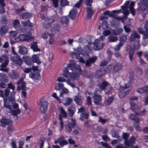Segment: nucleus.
I'll use <instances>...</instances> for the list:
<instances>
[{"instance_id":"nucleus-1","label":"nucleus","mask_w":148,"mask_h":148,"mask_svg":"<svg viewBox=\"0 0 148 148\" xmlns=\"http://www.w3.org/2000/svg\"><path fill=\"white\" fill-rule=\"evenodd\" d=\"M67 67L71 70L73 73L69 72L68 69L66 67L63 69L62 75L66 78H69L65 79L62 77H59L57 81L59 82H65L68 85L72 88H75V85L73 83H71V79L78 80L79 79V75H82V72L80 66L73 60L69 61V63L67 64Z\"/></svg>"},{"instance_id":"nucleus-2","label":"nucleus","mask_w":148,"mask_h":148,"mask_svg":"<svg viewBox=\"0 0 148 148\" xmlns=\"http://www.w3.org/2000/svg\"><path fill=\"white\" fill-rule=\"evenodd\" d=\"M144 29L141 28H138L137 31L140 34H143L145 38H148V20H147L145 23Z\"/></svg>"},{"instance_id":"nucleus-3","label":"nucleus","mask_w":148,"mask_h":148,"mask_svg":"<svg viewBox=\"0 0 148 148\" xmlns=\"http://www.w3.org/2000/svg\"><path fill=\"white\" fill-rule=\"evenodd\" d=\"M131 85V82L130 81L128 82L127 84H125L123 87V88H125V89H123L119 92L118 95L120 99H122L124 97L128 94L129 90H125L130 87Z\"/></svg>"},{"instance_id":"nucleus-4","label":"nucleus","mask_w":148,"mask_h":148,"mask_svg":"<svg viewBox=\"0 0 148 148\" xmlns=\"http://www.w3.org/2000/svg\"><path fill=\"white\" fill-rule=\"evenodd\" d=\"M71 122H69L65 126V130L68 132H71L76 125V122L75 120L73 118L71 119Z\"/></svg>"},{"instance_id":"nucleus-5","label":"nucleus","mask_w":148,"mask_h":148,"mask_svg":"<svg viewBox=\"0 0 148 148\" xmlns=\"http://www.w3.org/2000/svg\"><path fill=\"white\" fill-rule=\"evenodd\" d=\"M58 143L60 146L63 147L65 145L68 144V142L65 139V138L62 136H60L57 138L56 140H55L54 143L56 144Z\"/></svg>"},{"instance_id":"nucleus-6","label":"nucleus","mask_w":148,"mask_h":148,"mask_svg":"<svg viewBox=\"0 0 148 148\" xmlns=\"http://www.w3.org/2000/svg\"><path fill=\"white\" fill-rule=\"evenodd\" d=\"M39 105L40 106V112L44 114L47 112L48 106V103L47 101H40Z\"/></svg>"},{"instance_id":"nucleus-7","label":"nucleus","mask_w":148,"mask_h":148,"mask_svg":"<svg viewBox=\"0 0 148 148\" xmlns=\"http://www.w3.org/2000/svg\"><path fill=\"white\" fill-rule=\"evenodd\" d=\"M136 140L135 137L132 136L130 137L129 140L125 141L124 144L126 146L128 147L132 148L135 143Z\"/></svg>"},{"instance_id":"nucleus-8","label":"nucleus","mask_w":148,"mask_h":148,"mask_svg":"<svg viewBox=\"0 0 148 148\" xmlns=\"http://www.w3.org/2000/svg\"><path fill=\"white\" fill-rule=\"evenodd\" d=\"M17 84L18 85L17 88L18 90H25V88H26V83L23 81V78L21 77L20 78L17 82Z\"/></svg>"},{"instance_id":"nucleus-9","label":"nucleus","mask_w":148,"mask_h":148,"mask_svg":"<svg viewBox=\"0 0 148 148\" xmlns=\"http://www.w3.org/2000/svg\"><path fill=\"white\" fill-rule=\"evenodd\" d=\"M11 59L15 64L21 66L23 64V60L18 54H16L15 56L12 57L11 58Z\"/></svg>"},{"instance_id":"nucleus-10","label":"nucleus","mask_w":148,"mask_h":148,"mask_svg":"<svg viewBox=\"0 0 148 148\" xmlns=\"http://www.w3.org/2000/svg\"><path fill=\"white\" fill-rule=\"evenodd\" d=\"M143 5L138 6V10L140 11L146 10L148 8V1L147 0H140Z\"/></svg>"},{"instance_id":"nucleus-11","label":"nucleus","mask_w":148,"mask_h":148,"mask_svg":"<svg viewBox=\"0 0 148 148\" xmlns=\"http://www.w3.org/2000/svg\"><path fill=\"white\" fill-rule=\"evenodd\" d=\"M94 102L97 105H101L102 103V97L101 96L95 94L93 97Z\"/></svg>"},{"instance_id":"nucleus-12","label":"nucleus","mask_w":148,"mask_h":148,"mask_svg":"<svg viewBox=\"0 0 148 148\" xmlns=\"http://www.w3.org/2000/svg\"><path fill=\"white\" fill-rule=\"evenodd\" d=\"M100 42V40L99 39H96L93 42V48L95 50H99L103 48V45Z\"/></svg>"},{"instance_id":"nucleus-13","label":"nucleus","mask_w":148,"mask_h":148,"mask_svg":"<svg viewBox=\"0 0 148 148\" xmlns=\"http://www.w3.org/2000/svg\"><path fill=\"white\" fill-rule=\"evenodd\" d=\"M29 77L33 79L39 80L40 79L41 75L39 72H31L29 74Z\"/></svg>"},{"instance_id":"nucleus-14","label":"nucleus","mask_w":148,"mask_h":148,"mask_svg":"<svg viewBox=\"0 0 148 148\" xmlns=\"http://www.w3.org/2000/svg\"><path fill=\"white\" fill-rule=\"evenodd\" d=\"M2 125L3 127H5L6 125H9L12 123V121L10 119L2 117L0 120Z\"/></svg>"},{"instance_id":"nucleus-15","label":"nucleus","mask_w":148,"mask_h":148,"mask_svg":"<svg viewBox=\"0 0 148 148\" xmlns=\"http://www.w3.org/2000/svg\"><path fill=\"white\" fill-rule=\"evenodd\" d=\"M136 91L138 93L141 94H147L148 93V85L145 86L141 88H137Z\"/></svg>"},{"instance_id":"nucleus-16","label":"nucleus","mask_w":148,"mask_h":148,"mask_svg":"<svg viewBox=\"0 0 148 148\" xmlns=\"http://www.w3.org/2000/svg\"><path fill=\"white\" fill-rule=\"evenodd\" d=\"M69 19L66 16H63L60 19L61 24L64 27H67L69 24Z\"/></svg>"},{"instance_id":"nucleus-17","label":"nucleus","mask_w":148,"mask_h":148,"mask_svg":"<svg viewBox=\"0 0 148 148\" xmlns=\"http://www.w3.org/2000/svg\"><path fill=\"white\" fill-rule=\"evenodd\" d=\"M18 52L21 55H25L27 54L28 50L25 47L21 46L19 47Z\"/></svg>"},{"instance_id":"nucleus-18","label":"nucleus","mask_w":148,"mask_h":148,"mask_svg":"<svg viewBox=\"0 0 148 148\" xmlns=\"http://www.w3.org/2000/svg\"><path fill=\"white\" fill-rule=\"evenodd\" d=\"M24 61L28 66H30L33 64L31 57L29 56H24L23 57Z\"/></svg>"},{"instance_id":"nucleus-19","label":"nucleus","mask_w":148,"mask_h":148,"mask_svg":"<svg viewBox=\"0 0 148 148\" xmlns=\"http://www.w3.org/2000/svg\"><path fill=\"white\" fill-rule=\"evenodd\" d=\"M122 64L119 63H116L113 66V71L114 73H117L120 71L122 69Z\"/></svg>"},{"instance_id":"nucleus-20","label":"nucleus","mask_w":148,"mask_h":148,"mask_svg":"<svg viewBox=\"0 0 148 148\" xmlns=\"http://www.w3.org/2000/svg\"><path fill=\"white\" fill-rule=\"evenodd\" d=\"M87 15L86 16V20H88L91 18V17L93 15V12L92 11L91 8L90 7H87Z\"/></svg>"},{"instance_id":"nucleus-21","label":"nucleus","mask_w":148,"mask_h":148,"mask_svg":"<svg viewBox=\"0 0 148 148\" xmlns=\"http://www.w3.org/2000/svg\"><path fill=\"white\" fill-rule=\"evenodd\" d=\"M77 14V11L75 9L73 8L69 12V17L72 20H74Z\"/></svg>"},{"instance_id":"nucleus-22","label":"nucleus","mask_w":148,"mask_h":148,"mask_svg":"<svg viewBox=\"0 0 148 148\" xmlns=\"http://www.w3.org/2000/svg\"><path fill=\"white\" fill-rule=\"evenodd\" d=\"M104 70L102 69H99L95 72V77L97 78H99L101 77L104 75Z\"/></svg>"},{"instance_id":"nucleus-23","label":"nucleus","mask_w":148,"mask_h":148,"mask_svg":"<svg viewBox=\"0 0 148 148\" xmlns=\"http://www.w3.org/2000/svg\"><path fill=\"white\" fill-rule=\"evenodd\" d=\"M13 26L17 30L19 31L21 29L19 21L17 19L14 20L13 22Z\"/></svg>"},{"instance_id":"nucleus-24","label":"nucleus","mask_w":148,"mask_h":148,"mask_svg":"<svg viewBox=\"0 0 148 148\" xmlns=\"http://www.w3.org/2000/svg\"><path fill=\"white\" fill-rule=\"evenodd\" d=\"M60 25L58 23L54 24L53 26L51 29V31L52 32L56 33L60 31Z\"/></svg>"},{"instance_id":"nucleus-25","label":"nucleus","mask_w":148,"mask_h":148,"mask_svg":"<svg viewBox=\"0 0 148 148\" xmlns=\"http://www.w3.org/2000/svg\"><path fill=\"white\" fill-rule=\"evenodd\" d=\"M31 14L27 12H23L20 15L19 17L21 19H28L32 17Z\"/></svg>"},{"instance_id":"nucleus-26","label":"nucleus","mask_w":148,"mask_h":148,"mask_svg":"<svg viewBox=\"0 0 148 148\" xmlns=\"http://www.w3.org/2000/svg\"><path fill=\"white\" fill-rule=\"evenodd\" d=\"M140 38V36L137 34L136 32H134L131 35L130 41L131 42H133L135 40L136 38L139 39Z\"/></svg>"},{"instance_id":"nucleus-27","label":"nucleus","mask_w":148,"mask_h":148,"mask_svg":"<svg viewBox=\"0 0 148 148\" xmlns=\"http://www.w3.org/2000/svg\"><path fill=\"white\" fill-rule=\"evenodd\" d=\"M31 48L34 51H40V49L38 47L37 43L36 42H33L31 46Z\"/></svg>"},{"instance_id":"nucleus-28","label":"nucleus","mask_w":148,"mask_h":148,"mask_svg":"<svg viewBox=\"0 0 148 148\" xmlns=\"http://www.w3.org/2000/svg\"><path fill=\"white\" fill-rule=\"evenodd\" d=\"M68 111L69 116L72 117L76 111V108L74 107L71 106L68 109Z\"/></svg>"},{"instance_id":"nucleus-29","label":"nucleus","mask_w":148,"mask_h":148,"mask_svg":"<svg viewBox=\"0 0 148 148\" xmlns=\"http://www.w3.org/2000/svg\"><path fill=\"white\" fill-rule=\"evenodd\" d=\"M108 83L105 80L103 81L100 84L98 85L99 88L101 90H104L107 86Z\"/></svg>"},{"instance_id":"nucleus-30","label":"nucleus","mask_w":148,"mask_h":148,"mask_svg":"<svg viewBox=\"0 0 148 148\" xmlns=\"http://www.w3.org/2000/svg\"><path fill=\"white\" fill-rule=\"evenodd\" d=\"M129 118L131 120L134 121L136 123H139L140 119L134 114H130L129 116Z\"/></svg>"},{"instance_id":"nucleus-31","label":"nucleus","mask_w":148,"mask_h":148,"mask_svg":"<svg viewBox=\"0 0 148 148\" xmlns=\"http://www.w3.org/2000/svg\"><path fill=\"white\" fill-rule=\"evenodd\" d=\"M89 117V114L88 112H85L80 114L79 119L81 121H84V119H87Z\"/></svg>"},{"instance_id":"nucleus-32","label":"nucleus","mask_w":148,"mask_h":148,"mask_svg":"<svg viewBox=\"0 0 148 148\" xmlns=\"http://www.w3.org/2000/svg\"><path fill=\"white\" fill-rule=\"evenodd\" d=\"M8 64V59H6L5 60H4V62H2L1 65V67L2 68L1 70L3 71L7 72V69H3L5 68Z\"/></svg>"},{"instance_id":"nucleus-33","label":"nucleus","mask_w":148,"mask_h":148,"mask_svg":"<svg viewBox=\"0 0 148 148\" xmlns=\"http://www.w3.org/2000/svg\"><path fill=\"white\" fill-rule=\"evenodd\" d=\"M32 58V60L33 62V64L34 63H36L38 64H40L41 63V62L38 59V57L37 56L36 54L33 55Z\"/></svg>"},{"instance_id":"nucleus-34","label":"nucleus","mask_w":148,"mask_h":148,"mask_svg":"<svg viewBox=\"0 0 148 148\" xmlns=\"http://www.w3.org/2000/svg\"><path fill=\"white\" fill-rule=\"evenodd\" d=\"M45 140V138L43 136H40V140L38 141L39 144L40 145V148H43L44 144V141Z\"/></svg>"},{"instance_id":"nucleus-35","label":"nucleus","mask_w":148,"mask_h":148,"mask_svg":"<svg viewBox=\"0 0 148 148\" xmlns=\"http://www.w3.org/2000/svg\"><path fill=\"white\" fill-rule=\"evenodd\" d=\"M74 100L76 102V104L79 106H81L82 104V101L81 99L78 96H76L74 98Z\"/></svg>"},{"instance_id":"nucleus-36","label":"nucleus","mask_w":148,"mask_h":148,"mask_svg":"<svg viewBox=\"0 0 148 148\" xmlns=\"http://www.w3.org/2000/svg\"><path fill=\"white\" fill-rule=\"evenodd\" d=\"M135 52V49L133 48L130 49L129 52V57L130 60L132 61L133 60V56Z\"/></svg>"},{"instance_id":"nucleus-37","label":"nucleus","mask_w":148,"mask_h":148,"mask_svg":"<svg viewBox=\"0 0 148 148\" xmlns=\"http://www.w3.org/2000/svg\"><path fill=\"white\" fill-rule=\"evenodd\" d=\"M19 74L16 72H14L10 75V77L13 79H16L19 77Z\"/></svg>"},{"instance_id":"nucleus-38","label":"nucleus","mask_w":148,"mask_h":148,"mask_svg":"<svg viewBox=\"0 0 148 148\" xmlns=\"http://www.w3.org/2000/svg\"><path fill=\"white\" fill-rule=\"evenodd\" d=\"M22 24L24 26H27L29 27H33L32 24L30 22L29 20L27 21H21Z\"/></svg>"},{"instance_id":"nucleus-39","label":"nucleus","mask_w":148,"mask_h":148,"mask_svg":"<svg viewBox=\"0 0 148 148\" xmlns=\"http://www.w3.org/2000/svg\"><path fill=\"white\" fill-rule=\"evenodd\" d=\"M21 112V111L19 109L16 110H12L10 112L14 116H17L18 114H20Z\"/></svg>"},{"instance_id":"nucleus-40","label":"nucleus","mask_w":148,"mask_h":148,"mask_svg":"<svg viewBox=\"0 0 148 148\" xmlns=\"http://www.w3.org/2000/svg\"><path fill=\"white\" fill-rule=\"evenodd\" d=\"M64 87V84L63 83H58L55 86V88L56 90H60L62 89Z\"/></svg>"},{"instance_id":"nucleus-41","label":"nucleus","mask_w":148,"mask_h":148,"mask_svg":"<svg viewBox=\"0 0 148 148\" xmlns=\"http://www.w3.org/2000/svg\"><path fill=\"white\" fill-rule=\"evenodd\" d=\"M127 36L125 34L120 35L119 36V42H122L123 43V42L126 41L127 39Z\"/></svg>"},{"instance_id":"nucleus-42","label":"nucleus","mask_w":148,"mask_h":148,"mask_svg":"<svg viewBox=\"0 0 148 148\" xmlns=\"http://www.w3.org/2000/svg\"><path fill=\"white\" fill-rule=\"evenodd\" d=\"M130 24H126L124 25L123 28L125 30V32L127 33H129L131 32V29L130 27Z\"/></svg>"},{"instance_id":"nucleus-43","label":"nucleus","mask_w":148,"mask_h":148,"mask_svg":"<svg viewBox=\"0 0 148 148\" xmlns=\"http://www.w3.org/2000/svg\"><path fill=\"white\" fill-rule=\"evenodd\" d=\"M52 23L51 22L45 21L43 24V27L45 28H48L51 26Z\"/></svg>"},{"instance_id":"nucleus-44","label":"nucleus","mask_w":148,"mask_h":148,"mask_svg":"<svg viewBox=\"0 0 148 148\" xmlns=\"http://www.w3.org/2000/svg\"><path fill=\"white\" fill-rule=\"evenodd\" d=\"M4 107L8 109L10 112L12 110V106L9 105L8 103L7 104L6 100H4Z\"/></svg>"},{"instance_id":"nucleus-45","label":"nucleus","mask_w":148,"mask_h":148,"mask_svg":"<svg viewBox=\"0 0 148 148\" xmlns=\"http://www.w3.org/2000/svg\"><path fill=\"white\" fill-rule=\"evenodd\" d=\"M123 43L122 42H119L118 44L117 45L114 47V51H119L121 48L123 46Z\"/></svg>"},{"instance_id":"nucleus-46","label":"nucleus","mask_w":148,"mask_h":148,"mask_svg":"<svg viewBox=\"0 0 148 148\" xmlns=\"http://www.w3.org/2000/svg\"><path fill=\"white\" fill-rule=\"evenodd\" d=\"M118 40V37L112 35H110L109 39V41L111 42H115Z\"/></svg>"},{"instance_id":"nucleus-47","label":"nucleus","mask_w":148,"mask_h":148,"mask_svg":"<svg viewBox=\"0 0 148 148\" xmlns=\"http://www.w3.org/2000/svg\"><path fill=\"white\" fill-rule=\"evenodd\" d=\"M7 30L5 26H2L0 29V35H2L5 34Z\"/></svg>"},{"instance_id":"nucleus-48","label":"nucleus","mask_w":148,"mask_h":148,"mask_svg":"<svg viewBox=\"0 0 148 148\" xmlns=\"http://www.w3.org/2000/svg\"><path fill=\"white\" fill-rule=\"evenodd\" d=\"M65 101L64 105H69L71 104L72 102V99L71 98L69 97H67L64 100Z\"/></svg>"},{"instance_id":"nucleus-49","label":"nucleus","mask_w":148,"mask_h":148,"mask_svg":"<svg viewBox=\"0 0 148 148\" xmlns=\"http://www.w3.org/2000/svg\"><path fill=\"white\" fill-rule=\"evenodd\" d=\"M60 4L62 7H64L68 5L69 2L67 0H59Z\"/></svg>"},{"instance_id":"nucleus-50","label":"nucleus","mask_w":148,"mask_h":148,"mask_svg":"<svg viewBox=\"0 0 148 148\" xmlns=\"http://www.w3.org/2000/svg\"><path fill=\"white\" fill-rule=\"evenodd\" d=\"M59 17L58 16L56 15H54L51 16L50 21H52L51 23H53L55 22H56L58 21Z\"/></svg>"},{"instance_id":"nucleus-51","label":"nucleus","mask_w":148,"mask_h":148,"mask_svg":"<svg viewBox=\"0 0 148 148\" xmlns=\"http://www.w3.org/2000/svg\"><path fill=\"white\" fill-rule=\"evenodd\" d=\"M16 38L18 41L20 42L25 41V34H21L19 35Z\"/></svg>"},{"instance_id":"nucleus-52","label":"nucleus","mask_w":148,"mask_h":148,"mask_svg":"<svg viewBox=\"0 0 148 148\" xmlns=\"http://www.w3.org/2000/svg\"><path fill=\"white\" fill-rule=\"evenodd\" d=\"M112 136L113 137L117 138L118 139H119L121 138V137L119 135V133L116 131H114L112 132Z\"/></svg>"},{"instance_id":"nucleus-53","label":"nucleus","mask_w":148,"mask_h":148,"mask_svg":"<svg viewBox=\"0 0 148 148\" xmlns=\"http://www.w3.org/2000/svg\"><path fill=\"white\" fill-rule=\"evenodd\" d=\"M88 59L93 64L96 60L97 59V57L96 56H93L92 57L89 58Z\"/></svg>"},{"instance_id":"nucleus-54","label":"nucleus","mask_w":148,"mask_h":148,"mask_svg":"<svg viewBox=\"0 0 148 148\" xmlns=\"http://www.w3.org/2000/svg\"><path fill=\"white\" fill-rule=\"evenodd\" d=\"M1 22L5 24L8 23V20L5 15L2 16L1 18Z\"/></svg>"},{"instance_id":"nucleus-55","label":"nucleus","mask_w":148,"mask_h":148,"mask_svg":"<svg viewBox=\"0 0 148 148\" xmlns=\"http://www.w3.org/2000/svg\"><path fill=\"white\" fill-rule=\"evenodd\" d=\"M98 118L99 119L98 122H101L102 124L106 123L107 121V120L106 119H103L101 116H99Z\"/></svg>"},{"instance_id":"nucleus-56","label":"nucleus","mask_w":148,"mask_h":148,"mask_svg":"<svg viewBox=\"0 0 148 148\" xmlns=\"http://www.w3.org/2000/svg\"><path fill=\"white\" fill-rule=\"evenodd\" d=\"M130 103V109L132 110L134 112H135L136 110V108H135V105L136 104L135 103L133 102H131Z\"/></svg>"},{"instance_id":"nucleus-57","label":"nucleus","mask_w":148,"mask_h":148,"mask_svg":"<svg viewBox=\"0 0 148 148\" xmlns=\"http://www.w3.org/2000/svg\"><path fill=\"white\" fill-rule=\"evenodd\" d=\"M114 99V97L113 96H112L108 97L107 100V102L108 103V104H110L113 101Z\"/></svg>"},{"instance_id":"nucleus-58","label":"nucleus","mask_w":148,"mask_h":148,"mask_svg":"<svg viewBox=\"0 0 148 148\" xmlns=\"http://www.w3.org/2000/svg\"><path fill=\"white\" fill-rule=\"evenodd\" d=\"M129 136V134L127 133H123L122 137L125 140V141L127 140V138Z\"/></svg>"},{"instance_id":"nucleus-59","label":"nucleus","mask_w":148,"mask_h":148,"mask_svg":"<svg viewBox=\"0 0 148 148\" xmlns=\"http://www.w3.org/2000/svg\"><path fill=\"white\" fill-rule=\"evenodd\" d=\"M25 41L29 42L31 40V37L27 34H25Z\"/></svg>"},{"instance_id":"nucleus-60","label":"nucleus","mask_w":148,"mask_h":148,"mask_svg":"<svg viewBox=\"0 0 148 148\" xmlns=\"http://www.w3.org/2000/svg\"><path fill=\"white\" fill-rule=\"evenodd\" d=\"M52 96L55 99H57L59 103H61V100L59 97L57 96V94L56 92L53 93Z\"/></svg>"},{"instance_id":"nucleus-61","label":"nucleus","mask_w":148,"mask_h":148,"mask_svg":"<svg viewBox=\"0 0 148 148\" xmlns=\"http://www.w3.org/2000/svg\"><path fill=\"white\" fill-rule=\"evenodd\" d=\"M49 35V34L48 32H45L42 34V38L45 39H46L48 38Z\"/></svg>"},{"instance_id":"nucleus-62","label":"nucleus","mask_w":148,"mask_h":148,"mask_svg":"<svg viewBox=\"0 0 148 148\" xmlns=\"http://www.w3.org/2000/svg\"><path fill=\"white\" fill-rule=\"evenodd\" d=\"M31 69L33 71V72H36L38 71L39 70L38 66H35V65H33L32 66Z\"/></svg>"},{"instance_id":"nucleus-63","label":"nucleus","mask_w":148,"mask_h":148,"mask_svg":"<svg viewBox=\"0 0 148 148\" xmlns=\"http://www.w3.org/2000/svg\"><path fill=\"white\" fill-rule=\"evenodd\" d=\"M10 92V89L6 88L4 91V97H8L9 95Z\"/></svg>"},{"instance_id":"nucleus-64","label":"nucleus","mask_w":148,"mask_h":148,"mask_svg":"<svg viewBox=\"0 0 148 148\" xmlns=\"http://www.w3.org/2000/svg\"><path fill=\"white\" fill-rule=\"evenodd\" d=\"M123 31V29L121 28H119L116 30V32L114 34L116 35H118Z\"/></svg>"}]
</instances>
